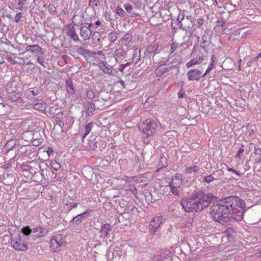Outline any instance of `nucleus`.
Wrapping results in <instances>:
<instances>
[{"mask_svg": "<svg viewBox=\"0 0 261 261\" xmlns=\"http://www.w3.org/2000/svg\"><path fill=\"white\" fill-rule=\"evenodd\" d=\"M246 206L244 200L239 197L230 196L221 199L210 209L212 219L224 225L232 219L240 221L243 219Z\"/></svg>", "mask_w": 261, "mask_h": 261, "instance_id": "f257e3e1", "label": "nucleus"}, {"mask_svg": "<svg viewBox=\"0 0 261 261\" xmlns=\"http://www.w3.org/2000/svg\"><path fill=\"white\" fill-rule=\"evenodd\" d=\"M217 200V197L205 191H195L189 198L182 199L180 204L187 213H200Z\"/></svg>", "mask_w": 261, "mask_h": 261, "instance_id": "f03ea898", "label": "nucleus"}, {"mask_svg": "<svg viewBox=\"0 0 261 261\" xmlns=\"http://www.w3.org/2000/svg\"><path fill=\"white\" fill-rule=\"evenodd\" d=\"M9 232L11 236V245L15 250L25 251L28 249V245L32 244L28 236L23 235L21 237L20 232H17L16 229L13 233L10 230Z\"/></svg>", "mask_w": 261, "mask_h": 261, "instance_id": "7ed1b4c3", "label": "nucleus"}, {"mask_svg": "<svg viewBox=\"0 0 261 261\" xmlns=\"http://www.w3.org/2000/svg\"><path fill=\"white\" fill-rule=\"evenodd\" d=\"M48 229L42 227L41 226L34 227L32 228L30 226H25L21 228V232L23 235L28 236L32 244L34 241L39 238L44 237L48 232Z\"/></svg>", "mask_w": 261, "mask_h": 261, "instance_id": "20e7f679", "label": "nucleus"}, {"mask_svg": "<svg viewBox=\"0 0 261 261\" xmlns=\"http://www.w3.org/2000/svg\"><path fill=\"white\" fill-rule=\"evenodd\" d=\"M139 129L143 134L146 135L144 138V141L148 142L149 137L153 135L158 127V124L156 120L153 118H147L143 122L139 124Z\"/></svg>", "mask_w": 261, "mask_h": 261, "instance_id": "39448f33", "label": "nucleus"}, {"mask_svg": "<svg viewBox=\"0 0 261 261\" xmlns=\"http://www.w3.org/2000/svg\"><path fill=\"white\" fill-rule=\"evenodd\" d=\"M65 244V240L61 234L53 236L50 241V248L55 252L60 250L61 247Z\"/></svg>", "mask_w": 261, "mask_h": 261, "instance_id": "423d86ee", "label": "nucleus"}, {"mask_svg": "<svg viewBox=\"0 0 261 261\" xmlns=\"http://www.w3.org/2000/svg\"><path fill=\"white\" fill-rule=\"evenodd\" d=\"M203 67H199L197 69H191L187 72V77L189 81H199L200 79L204 76Z\"/></svg>", "mask_w": 261, "mask_h": 261, "instance_id": "0eeeda50", "label": "nucleus"}, {"mask_svg": "<svg viewBox=\"0 0 261 261\" xmlns=\"http://www.w3.org/2000/svg\"><path fill=\"white\" fill-rule=\"evenodd\" d=\"M213 35V32L212 30H206L201 37L202 41L200 44V47L203 48L206 51L208 50V47L210 44L212 43L211 40Z\"/></svg>", "mask_w": 261, "mask_h": 261, "instance_id": "6e6552de", "label": "nucleus"}, {"mask_svg": "<svg viewBox=\"0 0 261 261\" xmlns=\"http://www.w3.org/2000/svg\"><path fill=\"white\" fill-rule=\"evenodd\" d=\"M162 223V218L161 217H156L151 221L148 227L153 235H154L158 230Z\"/></svg>", "mask_w": 261, "mask_h": 261, "instance_id": "1a4fd4ad", "label": "nucleus"}, {"mask_svg": "<svg viewBox=\"0 0 261 261\" xmlns=\"http://www.w3.org/2000/svg\"><path fill=\"white\" fill-rule=\"evenodd\" d=\"M158 48V45H150L148 46L145 49L144 51V55L142 57L143 62H144V61L147 58L150 59L152 54L156 51Z\"/></svg>", "mask_w": 261, "mask_h": 261, "instance_id": "9d476101", "label": "nucleus"}, {"mask_svg": "<svg viewBox=\"0 0 261 261\" xmlns=\"http://www.w3.org/2000/svg\"><path fill=\"white\" fill-rule=\"evenodd\" d=\"M182 182V176L179 173H176L172 177L169 185L180 188Z\"/></svg>", "mask_w": 261, "mask_h": 261, "instance_id": "9b49d317", "label": "nucleus"}, {"mask_svg": "<svg viewBox=\"0 0 261 261\" xmlns=\"http://www.w3.org/2000/svg\"><path fill=\"white\" fill-rule=\"evenodd\" d=\"M139 62H142V63H143L142 57H141V49L136 48L134 50L132 57V62L135 64H137Z\"/></svg>", "mask_w": 261, "mask_h": 261, "instance_id": "f8f14e48", "label": "nucleus"}, {"mask_svg": "<svg viewBox=\"0 0 261 261\" xmlns=\"http://www.w3.org/2000/svg\"><path fill=\"white\" fill-rule=\"evenodd\" d=\"M199 169V167L196 165L186 166L185 172L186 174H189L195 176L198 172Z\"/></svg>", "mask_w": 261, "mask_h": 261, "instance_id": "ddd939ff", "label": "nucleus"}, {"mask_svg": "<svg viewBox=\"0 0 261 261\" xmlns=\"http://www.w3.org/2000/svg\"><path fill=\"white\" fill-rule=\"evenodd\" d=\"M77 53L83 56L84 59L88 61L91 57V51L86 49L83 47H80L77 50Z\"/></svg>", "mask_w": 261, "mask_h": 261, "instance_id": "4468645a", "label": "nucleus"}, {"mask_svg": "<svg viewBox=\"0 0 261 261\" xmlns=\"http://www.w3.org/2000/svg\"><path fill=\"white\" fill-rule=\"evenodd\" d=\"M25 50L31 53H40L41 55H43V53L41 52V50H42V48L38 45H27Z\"/></svg>", "mask_w": 261, "mask_h": 261, "instance_id": "2eb2a0df", "label": "nucleus"}, {"mask_svg": "<svg viewBox=\"0 0 261 261\" xmlns=\"http://www.w3.org/2000/svg\"><path fill=\"white\" fill-rule=\"evenodd\" d=\"M65 86L68 95L69 96H72L74 94L75 91L73 85V82L71 79L69 78L66 80Z\"/></svg>", "mask_w": 261, "mask_h": 261, "instance_id": "dca6fc26", "label": "nucleus"}, {"mask_svg": "<svg viewBox=\"0 0 261 261\" xmlns=\"http://www.w3.org/2000/svg\"><path fill=\"white\" fill-rule=\"evenodd\" d=\"M92 32H90L89 30L87 29L85 27H82L80 28V35L81 37H82L84 40H86L89 39L90 36L91 35Z\"/></svg>", "mask_w": 261, "mask_h": 261, "instance_id": "f3484780", "label": "nucleus"}, {"mask_svg": "<svg viewBox=\"0 0 261 261\" xmlns=\"http://www.w3.org/2000/svg\"><path fill=\"white\" fill-rule=\"evenodd\" d=\"M17 144L16 140L13 139L9 140L6 144L4 150L8 153L9 151L13 149Z\"/></svg>", "mask_w": 261, "mask_h": 261, "instance_id": "a211bd4d", "label": "nucleus"}, {"mask_svg": "<svg viewBox=\"0 0 261 261\" xmlns=\"http://www.w3.org/2000/svg\"><path fill=\"white\" fill-rule=\"evenodd\" d=\"M112 229V226L109 223H106L101 225L99 232L102 233L105 237H107L109 234L110 231Z\"/></svg>", "mask_w": 261, "mask_h": 261, "instance_id": "6ab92c4d", "label": "nucleus"}, {"mask_svg": "<svg viewBox=\"0 0 261 261\" xmlns=\"http://www.w3.org/2000/svg\"><path fill=\"white\" fill-rule=\"evenodd\" d=\"M22 96V93L21 91L17 92L16 91H12L10 93L9 97L12 101H16L17 100L20 99Z\"/></svg>", "mask_w": 261, "mask_h": 261, "instance_id": "aec40b11", "label": "nucleus"}, {"mask_svg": "<svg viewBox=\"0 0 261 261\" xmlns=\"http://www.w3.org/2000/svg\"><path fill=\"white\" fill-rule=\"evenodd\" d=\"M124 8L127 12L129 14V16L135 17L140 16V14L138 13L132 11L133 7L130 4L128 3L124 5Z\"/></svg>", "mask_w": 261, "mask_h": 261, "instance_id": "412c9836", "label": "nucleus"}, {"mask_svg": "<svg viewBox=\"0 0 261 261\" xmlns=\"http://www.w3.org/2000/svg\"><path fill=\"white\" fill-rule=\"evenodd\" d=\"M183 25L184 26V31L189 32L190 31L192 28L193 24L192 20L187 17L182 21Z\"/></svg>", "mask_w": 261, "mask_h": 261, "instance_id": "4be33fe9", "label": "nucleus"}, {"mask_svg": "<svg viewBox=\"0 0 261 261\" xmlns=\"http://www.w3.org/2000/svg\"><path fill=\"white\" fill-rule=\"evenodd\" d=\"M98 139L97 138H93L91 139L88 141V146L89 147V149L91 150H95L96 148L97 147V144L98 142Z\"/></svg>", "mask_w": 261, "mask_h": 261, "instance_id": "5701e85b", "label": "nucleus"}, {"mask_svg": "<svg viewBox=\"0 0 261 261\" xmlns=\"http://www.w3.org/2000/svg\"><path fill=\"white\" fill-rule=\"evenodd\" d=\"M96 110L95 105L92 102H89L87 103V114L91 116L94 114Z\"/></svg>", "mask_w": 261, "mask_h": 261, "instance_id": "b1692460", "label": "nucleus"}, {"mask_svg": "<svg viewBox=\"0 0 261 261\" xmlns=\"http://www.w3.org/2000/svg\"><path fill=\"white\" fill-rule=\"evenodd\" d=\"M33 108L34 110H38L42 112H45L46 110V103H36L34 105Z\"/></svg>", "mask_w": 261, "mask_h": 261, "instance_id": "393cba45", "label": "nucleus"}, {"mask_svg": "<svg viewBox=\"0 0 261 261\" xmlns=\"http://www.w3.org/2000/svg\"><path fill=\"white\" fill-rule=\"evenodd\" d=\"M9 106L6 103H0V116L7 114L9 112Z\"/></svg>", "mask_w": 261, "mask_h": 261, "instance_id": "a878e982", "label": "nucleus"}, {"mask_svg": "<svg viewBox=\"0 0 261 261\" xmlns=\"http://www.w3.org/2000/svg\"><path fill=\"white\" fill-rule=\"evenodd\" d=\"M40 93V91L38 88H30L28 90V97L29 99H33V97L37 96Z\"/></svg>", "mask_w": 261, "mask_h": 261, "instance_id": "bb28decb", "label": "nucleus"}, {"mask_svg": "<svg viewBox=\"0 0 261 261\" xmlns=\"http://www.w3.org/2000/svg\"><path fill=\"white\" fill-rule=\"evenodd\" d=\"M167 70V68L161 65L155 69V72L157 76L160 77L164 74Z\"/></svg>", "mask_w": 261, "mask_h": 261, "instance_id": "cd10ccee", "label": "nucleus"}, {"mask_svg": "<svg viewBox=\"0 0 261 261\" xmlns=\"http://www.w3.org/2000/svg\"><path fill=\"white\" fill-rule=\"evenodd\" d=\"M93 124H94V122L93 121H91L85 126V133L82 137V142H84V139L90 133Z\"/></svg>", "mask_w": 261, "mask_h": 261, "instance_id": "c85d7f7f", "label": "nucleus"}, {"mask_svg": "<svg viewBox=\"0 0 261 261\" xmlns=\"http://www.w3.org/2000/svg\"><path fill=\"white\" fill-rule=\"evenodd\" d=\"M168 165L167 160L164 155H162L160 158V162L158 164V167L160 168L166 167Z\"/></svg>", "mask_w": 261, "mask_h": 261, "instance_id": "c756f323", "label": "nucleus"}, {"mask_svg": "<svg viewBox=\"0 0 261 261\" xmlns=\"http://www.w3.org/2000/svg\"><path fill=\"white\" fill-rule=\"evenodd\" d=\"M100 68L103 72L107 74H110L112 72V68L110 66H106L103 63H100Z\"/></svg>", "mask_w": 261, "mask_h": 261, "instance_id": "7c9ffc66", "label": "nucleus"}, {"mask_svg": "<svg viewBox=\"0 0 261 261\" xmlns=\"http://www.w3.org/2000/svg\"><path fill=\"white\" fill-rule=\"evenodd\" d=\"M25 4L21 0H14L13 6L16 9L19 10H23Z\"/></svg>", "mask_w": 261, "mask_h": 261, "instance_id": "2f4dec72", "label": "nucleus"}, {"mask_svg": "<svg viewBox=\"0 0 261 261\" xmlns=\"http://www.w3.org/2000/svg\"><path fill=\"white\" fill-rule=\"evenodd\" d=\"M224 172L222 169H219L213 172L212 175L214 177V180H218L221 178L223 175Z\"/></svg>", "mask_w": 261, "mask_h": 261, "instance_id": "473e14b6", "label": "nucleus"}, {"mask_svg": "<svg viewBox=\"0 0 261 261\" xmlns=\"http://www.w3.org/2000/svg\"><path fill=\"white\" fill-rule=\"evenodd\" d=\"M82 218L80 217L79 215L74 217L70 221V223H72L73 225H79L82 223Z\"/></svg>", "mask_w": 261, "mask_h": 261, "instance_id": "72a5a7b5", "label": "nucleus"}, {"mask_svg": "<svg viewBox=\"0 0 261 261\" xmlns=\"http://www.w3.org/2000/svg\"><path fill=\"white\" fill-rule=\"evenodd\" d=\"M185 44H187L186 43V42L184 41L183 42H182L180 44H179V43H173L172 44H171V51H170V53H174V51L175 50V49L178 48V47H179L180 46H184Z\"/></svg>", "mask_w": 261, "mask_h": 261, "instance_id": "f704fd0d", "label": "nucleus"}, {"mask_svg": "<svg viewBox=\"0 0 261 261\" xmlns=\"http://www.w3.org/2000/svg\"><path fill=\"white\" fill-rule=\"evenodd\" d=\"M101 36L99 32H95L92 36V39L94 43H98L100 41Z\"/></svg>", "mask_w": 261, "mask_h": 261, "instance_id": "c9c22d12", "label": "nucleus"}, {"mask_svg": "<svg viewBox=\"0 0 261 261\" xmlns=\"http://www.w3.org/2000/svg\"><path fill=\"white\" fill-rule=\"evenodd\" d=\"M117 32H111L108 35V39L111 43H114L117 39Z\"/></svg>", "mask_w": 261, "mask_h": 261, "instance_id": "e433bc0d", "label": "nucleus"}, {"mask_svg": "<svg viewBox=\"0 0 261 261\" xmlns=\"http://www.w3.org/2000/svg\"><path fill=\"white\" fill-rule=\"evenodd\" d=\"M65 204L68 207V212H70L72 209L76 208L78 205L77 203H72L69 200H67Z\"/></svg>", "mask_w": 261, "mask_h": 261, "instance_id": "4c0bfd02", "label": "nucleus"}, {"mask_svg": "<svg viewBox=\"0 0 261 261\" xmlns=\"http://www.w3.org/2000/svg\"><path fill=\"white\" fill-rule=\"evenodd\" d=\"M239 35L240 32H238V31H236L228 37V40L232 41L239 40L240 38Z\"/></svg>", "mask_w": 261, "mask_h": 261, "instance_id": "58836bf2", "label": "nucleus"}, {"mask_svg": "<svg viewBox=\"0 0 261 261\" xmlns=\"http://www.w3.org/2000/svg\"><path fill=\"white\" fill-rule=\"evenodd\" d=\"M50 166L52 169L56 171H58L61 167L60 164L55 160L50 162Z\"/></svg>", "mask_w": 261, "mask_h": 261, "instance_id": "ea45409f", "label": "nucleus"}, {"mask_svg": "<svg viewBox=\"0 0 261 261\" xmlns=\"http://www.w3.org/2000/svg\"><path fill=\"white\" fill-rule=\"evenodd\" d=\"M12 56H13V58L16 60V62H17V64H25V60L23 58L17 57V54H12Z\"/></svg>", "mask_w": 261, "mask_h": 261, "instance_id": "a19ab883", "label": "nucleus"}, {"mask_svg": "<svg viewBox=\"0 0 261 261\" xmlns=\"http://www.w3.org/2000/svg\"><path fill=\"white\" fill-rule=\"evenodd\" d=\"M93 212V211L91 209H87L83 213H81L80 214H79L80 216V217L82 218V219L84 218H87L89 216L91 215L92 213Z\"/></svg>", "mask_w": 261, "mask_h": 261, "instance_id": "79ce46f5", "label": "nucleus"}, {"mask_svg": "<svg viewBox=\"0 0 261 261\" xmlns=\"http://www.w3.org/2000/svg\"><path fill=\"white\" fill-rule=\"evenodd\" d=\"M115 13L120 17H124L126 15L125 11L119 6L116 9Z\"/></svg>", "mask_w": 261, "mask_h": 261, "instance_id": "37998d69", "label": "nucleus"}, {"mask_svg": "<svg viewBox=\"0 0 261 261\" xmlns=\"http://www.w3.org/2000/svg\"><path fill=\"white\" fill-rule=\"evenodd\" d=\"M86 93L87 97L90 99H92L95 97V94L93 92V91L90 89L88 88L86 90Z\"/></svg>", "mask_w": 261, "mask_h": 261, "instance_id": "c03bdc74", "label": "nucleus"}, {"mask_svg": "<svg viewBox=\"0 0 261 261\" xmlns=\"http://www.w3.org/2000/svg\"><path fill=\"white\" fill-rule=\"evenodd\" d=\"M100 0H89V6L94 9L95 6H99Z\"/></svg>", "mask_w": 261, "mask_h": 261, "instance_id": "a18cd8bd", "label": "nucleus"}, {"mask_svg": "<svg viewBox=\"0 0 261 261\" xmlns=\"http://www.w3.org/2000/svg\"><path fill=\"white\" fill-rule=\"evenodd\" d=\"M198 60H197V59H194L191 60H190L189 62H188L186 64V67L188 68H190L191 67L196 65V64H199Z\"/></svg>", "mask_w": 261, "mask_h": 261, "instance_id": "49530a36", "label": "nucleus"}, {"mask_svg": "<svg viewBox=\"0 0 261 261\" xmlns=\"http://www.w3.org/2000/svg\"><path fill=\"white\" fill-rule=\"evenodd\" d=\"M115 55L117 57H121L124 55V50L121 48H119L115 50Z\"/></svg>", "mask_w": 261, "mask_h": 261, "instance_id": "de8ad7c7", "label": "nucleus"}, {"mask_svg": "<svg viewBox=\"0 0 261 261\" xmlns=\"http://www.w3.org/2000/svg\"><path fill=\"white\" fill-rule=\"evenodd\" d=\"M20 168L24 171H30L33 169L32 167L25 164H22L20 166Z\"/></svg>", "mask_w": 261, "mask_h": 261, "instance_id": "09e8293b", "label": "nucleus"}, {"mask_svg": "<svg viewBox=\"0 0 261 261\" xmlns=\"http://www.w3.org/2000/svg\"><path fill=\"white\" fill-rule=\"evenodd\" d=\"M132 39V35L130 33H127L123 37V40L129 43Z\"/></svg>", "mask_w": 261, "mask_h": 261, "instance_id": "8fccbe9b", "label": "nucleus"}, {"mask_svg": "<svg viewBox=\"0 0 261 261\" xmlns=\"http://www.w3.org/2000/svg\"><path fill=\"white\" fill-rule=\"evenodd\" d=\"M105 95H108V93L105 91H101L99 93L98 97L100 98L101 99L106 101L108 98L105 96Z\"/></svg>", "mask_w": 261, "mask_h": 261, "instance_id": "3c124183", "label": "nucleus"}, {"mask_svg": "<svg viewBox=\"0 0 261 261\" xmlns=\"http://www.w3.org/2000/svg\"><path fill=\"white\" fill-rule=\"evenodd\" d=\"M214 180V178L213 176L212 175H209L208 176H205L203 178V182L210 184L212 181Z\"/></svg>", "mask_w": 261, "mask_h": 261, "instance_id": "603ef678", "label": "nucleus"}, {"mask_svg": "<svg viewBox=\"0 0 261 261\" xmlns=\"http://www.w3.org/2000/svg\"><path fill=\"white\" fill-rule=\"evenodd\" d=\"M169 186L171 189V191L172 192V193L175 195L178 196L179 191L178 190V189L179 188H175V186H173L169 184Z\"/></svg>", "mask_w": 261, "mask_h": 261, "instance_id": "864d4df0", "label": "nucleus"}, {"mask_svg": "<svg viewBox=\"0 0 261 261\" xmlns=\"http://www.w3.org/2000/svg\"><path fill=\"white\" fill-rule=\"evenodd\" d=\"M37 61L42 66H43L44 68H46V66H45L44 58L43 56H38L37 58Z\"/></svg>", "mask_w": 261, "mask_h": 261, "instance_id": "5fc2aeb1", "label": "nucleus"}, {"mask_svg": "<svg viewBox=\"0 0 261 261\" xmlns=\"http://www.w3.org/2000/svg\"><path fill=\"white\" fill-rule=\"evenodd\" d=\"M214 68V65L213 64V63H211V64H210L207 68V69H206V71H205V72L203 73L204 76L207 74H208L212 69L213 68Z\"/></svg>", "mask_w": 261, "mask_h": 261, "instance_id": "6e6d98bb", "label": "nucleus"}, {"mask_svg": "<svg viewBox=\"0 0 261 261\" xmlns=\"http://www.w3.org/2000/svg\"><path fill=\"white\" fill-rule=\"evenodd\" d=\"M76 31L73 28H70L68 31L67 35L70 37L72 35L76 34Z\"/></svg>", "mask_w": 261, "mask_h": 261, "instance_id": "4d7b16f0", "label": "nucleus"}, {"mask_svg": "<svg viewBox=\"0 0 261 261\" xmlns=\"http://www.w3.org/2000/svg\"><path fill=\"white\" fill-rule=\"evenodd\" d=\"M56 124L59 126L61 128H63L65 126V123L63 121L61 120H56Z\"/></svg>", "mask_w": 261, "mask_h": 261, "instance_id": "13d9d810", "label": "nucleus"}, {"mask_svg": "<svg viewBox=\"0 0 261 261\" xmlns=\"http://www.w3.org/2000/svg\"><path fill=\"white\" fill-rule=\"evenodd\" d=\"M129 190L135 196H136V195L138 193V189L134 186L132 187H130L129 189Z\"/></svg>", "mask_w": 261, "mask_h": 261, "instance_id": "bf43d9fd", "label": "nucleus"}, {"mask_svg": "<svg viewBox=\"0 0 261 261\" xmlns=\"http://www.w3.org/2000/svg\"><path fill=\"white\" fill-rule=\"evenodd\" d=\"M22 13L21 12H17L16 14L14 20L16 22H19L20 20V18L21 17Z\"/></svg>", "mask_w": 261, "mask_h": 261, "instance_id": "052dcab7", "label": "nucleus"}, {"mask_svg": "<svg viewBox=\"0 0 261 261\" xmlns=\"http://www.w3.org/2000/svg\"><path fill=\"white\" fill-rule=\"evenodd\" d=\"M70 38L75 42H77L80 41L79 37L77 34L70 36Z\"/></svg>", "mask_w": 261, "mask_h": 261, "instance_id": "680f3d73", "label": "nucleus"}, {"mask_svg": "<svg viewBox=\"0 0 261 261\" xmlns=\"http://www.w3.org/2000/svg\"><path fill=\"white\" fill-rule=\"evenodd\" d=\"M9 62L12 65H14L17 64V62H16V60L13 58V56L9 57L8 58Z\"/></svg>", "mask_w": 261, "mask_h": 261, "instance_id": "e2e57ef3", "label": "nucleus"}, {"mask_svg": "<svg viewBox=\"0 0 261 261\" xmlns=\"http://www.w3.org/2000/svg\"><path fill=\"white\" fill-rule=\"evenodd\" d=\"M227 170L229 172H233L234 173H235L236 174H237L238 176H240L241 175V174H240L238 171L234 170L233 168H228Z\"/></svg>", "mask_w": 261, "mask_h": 261, "instance_id": "0e129e2a", "label": "nucleus"}, {"mask_svg": "<svg viewBox=\"0 0 261 261\" xmlns=\"http://www.w3.org/2000/svg\"><path fill=\"white\" fill-rule=\"evenodd\" d=\"M197 22L199 26H201L204 23V19L202 18H198Z\"/></svg>", "mask_w": 261, "mask_h": 261, "instance_id": "69168bd1", "label": "nucleus"}, {"mask_svg": "<svg viewBox=\"0 0 261 261\" xmlns=\"http://www.w3.org/2000/svg\"><path fill=\"white\" fill-rule=\"evenodd\" d=\"M254 153L256 154L259 155L261 154V148H256L254 147Z\"/></svg>", "mask_w": 261, "mask_h": 261, "instance_id": "338daca9", "label": "nucleus"}, {"mask_svg": "<svg viewBox=\"0 0 261 261\" xmlns=\"http://www.w3.org/2000/svg\"><path fill=\"white\" fill-rule=\"evenodd\" d=\"M152 261H163L159 256H154L152 258Z\"/></svg>", "mask_w": 261, "mask_h": 261, "instance_id": "774afa93", "label": "nucleus"}]
</instances>
